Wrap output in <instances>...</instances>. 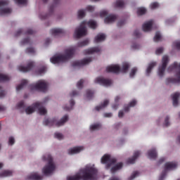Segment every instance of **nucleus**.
Segmentation results:
<instances>
[{
  "label": "nucleus",
  "instance_id": "12",
  "mask_svg": "<svg viewBox=\"0 0 180 180\" xmlns=\"http://www.w3.org/2000/svg\"><path fill=\"white\" fill-rule=\"evenodd\" d=\"M94 83L103 86H110L112 80L105 79L103 77H98L94 79Z\"/></svg>",
  "mask_w": 180,
  "mask_h": 180
},
{
  "label": "nucleus",
  "instance_id": "24",
  "mask_svg": "<svg viewBox=\"0 0 180 180\" xmlns=\"http://www.w3.org/2000/svg\"><path fill=\"white\" fill-rule=\"evenodd\" d=\"M147 157L150 160H155L157 158V150L155 148H153L148 151Z\"/></svg>",
  "mask_w": 180,
  "mask_h": 180
},
{
  "label": "nucleus",
  "instance_id": "37",
  "mask_svg": "<svg viewBox=\"0 0 180 180\" xmlns=\"http://www.w3.org/2000/svg\"><path fill=\"white\" fill-rule=\"evenodd\" d=\"M153 40L154 41H161L162 40V36H161L160 32H156Z\"/></svg>",
  "mask_w": 180,
  "mask_h": 180
},
{
  "label": "nucleus",
  "instance_id": "9",
  "mask_svg": "<svg viewBox=\"0 0 180 180\" xmlns=\"http://www.w3.org/2000/svg\"><path fill=\"white\" fill-rule=\"evenodd\" d=\"M49 88V83L45 80H39L35 84L30 86L31 91H41V92H46Z\"/></svg>",
  "mask_w": 180,
  "mask_h": 180
},
{
  "label": "nucleus",
  "instance_id": "55",
  "mask_svg": "<svg viewBox=\"0 0 180 180\" xmlns=\"http://www.w3.org/2000/svg\"><path fill=\"white\" fill-rule=\"evenodd\" d=\"M108 15V11L103 10L100 12V16L101 18H105V16Z\"/></svg>",
  "mask_w": 180,
  "mask_h": 180
},
{
  "label": "nucleus",
  "instance_id": "56",
  "mask_svg": "<svg viewBox=\"0 0 180 180\" xmlns=\"http://www.w3.org/2000/svg\"><path fill=\"white\" fill-rule=\"evenodd\" d=\"M104 117H112V112H108L103 114Z\"/></svg>",
  "mask_w": 180,
  "mask_h": 180
},
{
  "label": "nucleus",
  "instance_id": "16",
  "mask_svg": "<svg viewBox=\"0 0 180 180\" xmlns=\"http://www.w3.org/2000/svg\"><path fill=\"white\" fill-rule=\"evenodd\" d=\"M33 65H34V63H33L32 61H30L27 67L20 65L18 66V70L22 72H27V71H30V70L33 68Z\"/></svg>",
  "mask_w": 180,
  "mask_h": 180
},
{
  "label": "nucleus",
  "instance_id": "25",
  "mask_svg": "<svg viewBox=\"0 0 180 180\" xmlns=\"http://www.w3.org/2000/svg\"><path fill=\"white\" fill-rule=\"evenodd\" d=\"M13 172L12 170H3L0 172V178H6V176H12Z\"/></svg>",
  "mask_w": 180,
  "mask_h": 180
},
{
  "label": "nucleus",
  "instance_id": "5",
  "mask_svg": "<svg viewBox=\"0 0 180 180\" xmlns=\"http://www.w3.org/2000/svg\"><path fill=\"white\" fill-rule=\"evenodd\" d=\"M42 160L48 162L43 168L42 173L44 175L49 176V175H51L53 172L56 171V164L53 161V158L51 155L47 153L42 156Z\"/></svg>",
  "mask_w": 180,
  "mask_h": 180
},
{
  "label": "nucleus",
  "instance_id": "57",
  "mask_svg": "<svg viewBox=\"0 0 180 180\" xmlns=\"http://www.w3.org/2000/svg\"><path fill=\"white\" fill-rule=\"evenodd\" d=\"M124 23H126V22H125L124 20H123V21H119V22H117V26H118L119 27H120V26H123V25H124Z\"/></svg>",
  "mask_w": 180,
  "mask_h": 180
},
{
  "label": "nucleus",
  "instance_id": "62",
  "mask_svg": "<svg viewBox=\"0 0 180 180\" xmlns=\"http://www.w3.org/2000/svg\"><path fill=\"white\" fill-rule=\"evenodd\" d=\"M132 49H134V50H137V49H139V46L138 44H134L132 46Z\"/></svg>",
  "mask_w": 180,
  "mask_h": 180
},
{
  "label": "nucleus",
  "instance_id": "50",
  "mask_svg": "<svg viewBox=\"0 0 180 180\" xmlns=\"http://www.w3.org/2000/svg\"><path fill=\"white\" fill-rule=\"evenodd\" d=\"M85 11H86L87 12H94V11H95V6H87L86 7Z\"/></svg>",
  "mask_w": 180,
  "mask_h": 180
},
{
  "label": "nucleus",
  "instance_id": "43",
  "mask_svg": "<svg viewBox=\"0 0 180 180\" xmlns=\"http://www.w3.org/2000/svg\"><path fill=\"white\" fill-rule=\"evenodd\" d=\"M54 137L55 139H58V140H63V139H64V136L60 132H56Z\"/></svg>",
  "mask_w": 180,
  "mask_h": 180
},
{
  "label": "nucleus",
  "instance_id": "45",
  "mask_svg": "<svg viewBox=\"0 0 180 180\" xmlns=\"http://www.w3.org/2000/svg\"><path fill=\"white\" fill-rule=\"evenodd\" d=\"M92 96H94V91L91 90H87L86 94V97L87 98V99H91Z\"/></svg>",
  "mask_w": 180,
  "mask_h": 180
},
{
  "label": "nucleus",
  "instance_id": "32",
  "mask_svg": "<svg viewBox=\"0 0 180 180\" xmlns=\"http://www.w3.org/2000/svg\"><path fill=\"white\" fill-rule=\"evenodd\" d=\"M63 33V30L60 28H53L51 30V34L52 36H58V34H61Z\"/></svg>",
  "mask_w": 180,
  "mask_h": 180
},
{
  "label": "nucleus",
  "instance_id": "51",
  "mask_svg": "<svg viewBox=\"0 0 180 180\" xmlns=\"http://www.w3.org/2000/svg\"><path fill=\"white\" fill-rule=\"evenodd\" d=\"M15 144V138L13 136H10L8 138V146H13Z\"/></svg>",
  "mask_w": 180,
  "mask_h": 180
},
{
  "label": "nucleus",
  "instance_id": "35",
  "mask_svg": "<svg viewBox=\"0 0 180 180\" xmlns=\"http://www.w3.org/2000/svg\"><path fill=\"white\" fill-rule=\"evenodd\" d=\"M115 8H123L124 6V1L122 0H117L115 4Z\"/></svg>",
  "mask_w": 180,
  "mask_h": 180
},
{
  "label": "nucleus",
  "instance_id": "4",
  "mask_svg": "<svg viewBox=\"0 0 180 180\" xmlns=\"http://www.w3.org/2000/svg\"><path fill=\"white\" fill-rule=\"evenodd\" d=\"M86 26H89V27L91 29H96V27H98V23H96L94 20L82 21L80 23V25L75 29L74 37L76 39H79L84 36H86V34H88V31H86Z\"/></svg>",
  "mask_w": 180,
  "mask_h": 180
},
{
  "label": "nucleus",
  "instance_id": "49",
  "mask_svg": "<svg viewBox=\"0 0 180 180\" xmlns=\"http://www.w3.org/2000/svg\"><path fill=\"white\" fill-rule=\"evenodd\" d=\"M162 53H164V48H162V47H160V48L157 49L155 51V54L157 56H160V54H162Z\"/></svg>",
  "mask_w": 180,
  "mask_h": 180
},
{
  "label": "nucleus",
  "instance_id": "31",
  "mask_svg": "<svg viewBox=\"0 0 180 180\" xmlns=\"http://www.w3.org/2000/svg\"><path fill=\"white\" fill-rule=\"evenodd\" d=\"M101 127H102V125H101L99 123L91 124L89 127L90 131H96V130H99Z\"/></svg>",
  "mask_w": 180,
  "mask_h": 180
},
{
  "label": "nucleus",
  "instance_id": "13",
  "mask_svg": "<svg viewBox=\"0 0 180 180\" xmlns=\"http://www.w3.org/2000/svg\"><path fill=\"white\" fill-rule=\"evenodd\" d=\"M92 58L89 57L84 58L82 60H76L73 63V67H82L83 65H87L89 63H91Z\"/></svg>",
  "mask_w": 180,
  "mask_h": 180
},
{
  "label": "nucleus",
  "instance_id": "15",
  "mask_svg": "<svg viewBox=\"0 0 180 180\" xmlns=\"http://www.w3.org/2000/svg\"><path fill=\"white\" fill-rule=\"evenodd\" d=\"M101 49L100 47H93L89 49H86L83 51V54L84 56H89L91 54H95L98 53H101Z\"/></svg>",
  "mask_w": 180,
  "mask_h": 180
},
{
  "label": "nucleus",
  "instance_id": "33",
  "mask_svg": "<svg viewBox=\"0 0 180 180\" xmlns=\"http://www.w3.org/2000/svg\"><path fill=\"white\" fill-rule=\"evenodd\" d=\"M11 77L8 75L0 73V82H6V81H9Z\"/></svg>",
  "mask_w": 180,
  "mask_h": 180
},
{
  "label": "nucleus",
  "instance_id": "2",
  "mask_svg": "<svg viewBox=\"0 0 180 180\" xmlns=\"http://www.w3.org/2000/svg\"><path fill=\"white\" fill-rule=\"evenodd\" d=\"M77 50V46H70L66 49L63 53H58L51 58L50 61L52 64H61V63H66L70 58L72 57L74 53Z\"/></svg>",
  "mask_w": 180,
  "mask_h": 180
},
{
  "label": "nucleus",
  "instance_id": "36",
  "mask_svg": "<svg viewBox=\"0 0 180 180\" xmlns=\"http://www.w3.org/2000/svg\"><path fill=\"white\" fill-rule=\"evenodd\" d=\"M172 49L174 50H180V41H175L172 44Z\"/></svg>",
  "mask_w": 180,
  "mask_h": 180
},
{
  "label": "nucleus",
  "instance_id": "52",
  "mask_svg": "<svg viewBox=\"0 0 180 180\" xmlns=\"http://www.w3.org/2000/svg\"><path fill=\"white\" fill-rule=\"evenodd\" d=\"M44 72H46V67H43L42 68L39 70L37 72V75H41L42 74H44Z\"/></svg>",
  "mask_w": 180,
  "mask_h": 180
},
{
  "label": "nucleus",
  "instance_id": "41",
  "mask_svg": "<svg viewBox=\"0 0 180 180\" xmlns=\"http://www.w3.org/2000/svg\"><path fill=\"white\" fill-rule=\"evenodd\" d=\"M140 175L139 172H134L128 178V180H133L134 178H137Z\"/></svg>",
  "mask_w": 180,
  "mask_h": 180
},
{
  "label": "nucleus",
  "instance_id": "19",
  "mask_svg": "<svg viewBox=\"0 0 180 180\" xmlns=\"http://www.w3.org/2000/svg\"><path fill=\"white\" fill-rule=\"evenodd\" d=\"M180 93L176 92L172 95L173 106L176 107L179 105Z\"/></svg>",
  "mask_w": 180,
  "mask_h": 180
},
{
  "label": "nucleus",
  "instance_id": "27",
  "mask_svg": "<svg viewBox=\"0 0 180 180\" xmlns=\"http://www.w3.org/2000/svg\"><path fill=\"white\" fill-rule=\"evenodd\" d=\"M155 65H157V62H151L148 64L146 69V75H150V74H151V71H153V68H154Z\"/></svg>",
  "mask_w": 180,
  "mask_h": 180
},
{
  "label": "nucleus",
  "instance_id": "6",
  "mask_svg": "<svg viewBox=\"0 0 180 180\" xmlns=\"http://www.w3.org/2000/svg\"><path fill=\"white\" fill-rule=\"evenodd\" d=\"M46 102H47V99L42 102L34 103L32 105H30L25 109V112L27 115H32L35 110H38V113L40 115H46L47 113V110L43 106Z\"/></svg>",
  "mask_w": 180,
  "mask_h": 180
},
{
  "label": "nucleus",
  "instance_id": "8",
  "mask_svg": "<svg viewBox=\"0 0 180 180\" xmlns=\"http://www.w3.org/2000/svg\"><path fill=\"white\" fill-rule=\"evenodd\" d=\"M129 68H130V63L129 62H124L122 63V67L120 69V66L119 65H110L107 66L106 72H115L117 74V72H127L129 71Z\"/></svg>",
  "mask_w": 180,
  "mask_h": 180
},
{
  "label": "nucleus",
  "instance_id": "7",
  "mask_svg": "<svg viewBox=\"0 0 180 180\" xmlns=\"http://www.w3.org/2000/svg\"><path fill=\"white\" fill-rule=\"evenodd\" d=\"M67 122H68V115H64L60 120H58V118L56 117L45 119L44 124L49 127L55 126V127H61V126H64Z\"/></svg>",
  "mask_w": 180,
  "mask_h": 180
},
{
  "label": "nucleus",
  "instance_id": "21",
  "mask_svg": "<svg viewBox=\"0 0 180 180\" xmlns=\"http://www.w3.org/2000/svg\"><path fill=\"white\" fill-rule=\"evenodd\" d=\"M141 153H140V151L136 150L134 153V155L132 156V158H129L127 161V164H134V162H136V159L139 158V157H140V155Z\"/></svg>",
  "mask_w": 180,
  "mask_h": 180
},
{
  "label": "nucleus",
  "instance_id": "30",
  "mask_svg": "<svg viewBox=\"0 0 180 180\" xmlns=\"http://www.w3.org/2000/svg\"><path fill=\"white\" fill-rule=\"evenodd\" d=\"M137 105V101L136 100H132L128 105L127 107H124V110L125 112H129L130 110V108H134Z\"/></svg>",
  "mask_w": 180,
  "mask_h": 180
},
{
  "label": "nucleus",
  "instance_id": "54",
  "mask_svg": "<svg viewBox=\"0 0 180 180\" xmlns=\"http://www.w3.org/2000/svg\"><path fill=\"white\" fill-rule=\"evenodd\" d=\"M17 109H25V103L23 101L18 103Z\"/></svg>",
  "mask_w": 180,
  "mask_h": 180
},
{
  "label": "nucleus",
  "instance_id": "18",
  "mask_svg": "<svg viewBox=\"0 0 180 180\" xmlns=\"http://www.w3.org/2000/svg\"><path fill=\"white\" fill-rule=\"evenodd\" d=\"M153 25H154V21H153V20H149V21L146 22L142 25V29H143V32H151Z\"/></svg>",
  "mask_w": 180,
  "mask_h": 180
},
{
  "label": "nucleus",
  "instance_id": "42",
  "mask_svg": "<svg viewBox=\"0 0 180 180\" xmlns=\"http://www.w3.org/2000/svg\"><path fill=\"white\" fill-rule=\"evenodd\" d=\"M146 12L147 10L143 7L139 8L137 10L138 15H144V13H146Z\"/></svg>",
  "mask_w": 180,
  "mask_h": 180
},
{
  "label": "nucleus",
  "instance_id": "28",
  "mask_svg": "<svg viewBox=\"0 0 180 180\" xmlns=\"http://www.w3.org/2000/svg\"><path fill=\"white\" fill-rule=\"evenodd\" d=\"M108 105H109V100L105 99L103 101V103H101V104L97 107H96V110H102V109H105V108H106V106H108Z\"/></svg>",
  "mask_w": 180,
  "mask_h": 180
},
{
  "label": "nucleus",
  "instance_id": "46",
  "mask_svg": "<svg viewBox=\"0 0 180 180\" xmlns=\"http://www.w3.org/2000/svg\"><path fill=\"white\" fill-rule=\"evenodd\" d=\"M136 72H137V68H132L129 73L130 78H133V77H134V75H136Z\"/></svg>",
  "mask_w": 180,
  "mask_h": 180
},
{
  "label": "nucleus",
  "instance_id": "47",
  "mask_svg": "<svg viewBox=\"0 0 180 180\" xmlns=\"http://www.w3.org/2000/svg\"><path fill=\"white\" fill-rule=\"evenodd\" d=\"M85 82V80L84 79H80L77 84V87L78 88V89H82V85H84V83Z\"/></svg>",
  "mask_w": 180,
  "mask_h": 180
},
{
  "label": "nucleus",
  "instance_id": "26",
  "mask_svg": "<svg viewBox=\"0 0 180 180\" xmlns=\"http://www.w3.org/2000/svg\"><path fill=\"white\" fill-rule=\"evenodd\" d=\"M117 19V17L115 15H110L108 17H106L104 20L105 23H113L115 20Z\"/></svg>",
  "mask_w": 180,
  "mask_h": 180
},
{
  "label": "nucleus",
  "instance_id": "23",
  "mask_svg": "<svg viewBox=\"0 0 180 180\" xmlns=\"http://www.w3.org/2000/svg\"><path fill=\"white\" fill-rule=\"evenodd\" d=\"M106 39V35L105 34H98L94 38V43H101L105 41Z\"/></svg>",
  "mask_w": 180,
  "mask_h": 180
},
{
  "label": "nucleus",
  "instance_id": "14",
  "mask_svg": "<svg viewBox=\"0 0 180 180\" xmlns=\"http://www.w3.org/2000/svg\"><path fill=\"white\" fill-rule=\"evenodd\" d=\"M85 148L84 146H76L74 148H70L68 150V153L70 155H74V154H79L82 151H84Z\"/></svg>",
  "mask_w": 180,
  "mask_h": 180
},
{
  "label": "nucleus",
  "instance_id": "17",
  "mask_svg": "<svg viewBox=\"0 0 180 180\" xmlns=\"http://www.w3.org/2000/svg\"><path fill=\"white\" fill-rule=\"evenodd\" d=\"M178 167V163L175 162H168L165 165V171H172V169H175Z\"/></svg>",
  "mask_w": 180,
  "mask_h": 180
},
{
  "label": "nucleus",
  "instance_id": "22",
  "mask_svg": "<svg viewBox=\"0 0 180 180\" xmlns=\"http://www.w3.org/2000/svg\"><path fill=\"white\" fill-rule=\"evenodd\" d=\"M165 82L167 85H171L172 84H179L180 77H177V79H175L174 77L167 78Z\"/></svg>",
  "mask_w": 180,
  "mask_h": 180
},
{
  "label": "nucleus",
  "instance_id": "20",
  "mask_svg": "<svg viewBox=\"0 0 180 180\" xmlns=\"http://www.w3.org/2000/svg\"><path fill=\"white\" fill-rule=\"evenodd\" d=\"M26 180H42L43 177L37 173H31L25 178Z\"/></svg>",
  "mask_w": 180,
  "mask_h": 180
},
{
  "label": "nucleus",
  "instance_id": "58",
  "mask_svg": "<svg viewBox=\"0 0 180 180\" xmlns=\"http://www.w3.org/2000/svg\"><path fill=\"white\" fill-rule=\"evenodd\" d=\"M134 36H136V37H140V32L139 30H136L134 32Z\"/></svg>",
  "mask_w": 180,
  "mask_h": 180
},
{
  "label": "nucleus",
  "instance_id": "40",
  "mask_svg": "<svg viewBox=\"0 0 180 180\" xmlns=\"http://www.w3.org/2000/svg\"><path fill=\"white\" fill-rule=\"evenodd\" d=\"M75 105V102L73 100H70V106L68 107H63L64 110H71L72 109V106Z\"/></svg>",
  "mask_w": 180,
  "mask_h": 180
},
{
  "label": "nucleus",
  "instance_id": "1",
  "mask_svg": "<svg viewBox=\"0 0 180 180\" xmlns=\"http://www.w3.org/2000/svg\"><path fill=\"white\" fill-rule=\"evenodd\" d=\"M98 175V169L95 167V165H86L81 169L75 175L69 176L67 180H95Z\"/></svg>",
  "mask_w": 180,
  "mask_h": 180
},
{
  "label": "nucleus",
  "instance_id": "34",
  "mask_svg": "<svg viewBox=\"0 0 180 180\" xmlns=\"http://www.w3.org/2000/svg\"><path fill=\"white\" fill-rule=\"evenodd\" d=\"M86 13V11L84 9L79 10L77 11V18L79 19H82V18H85V15Z\"/></svg>",
  "mask_w": 180,
  "mask_h": 180
},
{
  "label": "nucleus",
  "instance_id": "3",
  "mask_svg": "<svg viewBox=\"0 0 180 180\" xmlns=\"http://www.w3.org/2000/svg\"><path fill=\"white\" fill-rule=\"evenodd\" d=\"M101 164H105V169H110L112 174L123 168V163L119 162L116 164V158L111 157L109 154H105L101 158Z\"/></svg>",
  "mask_w": 180,
  "mask_h": 180
},
{
  "label": "nucleus",
  "instance_id": "39",
  "mask_svg": "<svg viewBox=\"0 0 180 180\" xmlns=\"http://www.w3.org/2000/svg\"><path fill=\"white\" fill-rule=\"evenodd\" d=\"M171 125V122H169V116H166L165 117V121H164V123H163V126L165 127H168V126H170Z\"/></svg>",
  "mask_w": 180,
  "mask_h": 180
},
{
  "label": "nucleus",
  "instance_id": "53",
  "mask_svg": "<svg viewBox=\"0 0 180 180\" xmlns=\"http://www.w3.org/2000/svg\"><path fill=\"white\" fill-rule=\"evenodd\" d=\"M26 53H27V54H34L36 51L33 48H28L26 49Z\"/></svg>",
  "mask_w": 180,
  "mask_h": 180
},
{
  "label": "nucleus",
  "instance_id": "63",
  "mask_svg": "<svg viewBox=\"0 0 180 180\" xmlns=\"http://www.w3.org/2000/svg\"><path fill=\"white\" fill-rule=\"evenodd\" d=\"M165 178V173H162L160 176V180H163Z\"/></svg>",
  "mask_w": 180,
  "mask_h": 180
},
{
  "label": "nucleus",
  "instance_id": "61",
  "mask_svg": "<svg viewBox=\"0 0 180 180\" xmlns=\"http://www.w3.org/2000/svg\"><path fill=\"white\" fill-rule=\"evenodd\" d=\"M5 96V91H0V98H4Z\"/></svg>",
  "mask_w": 180,
  "mask_h": 180
},
{
  "label": "nucleus",
  "instance_id": "59",
  "mask_svg": "<svg viewBox=\"0 0 180 180\" xmlns=\"http://www.w3.org/2000/svg\"><path fill=\"white\" fill-rule=\"evenodd\" d=\"M124 115V112L123 111L120 110L118 113V117H123Z\"/></svg>",
  "mask_w": 180,
  "mask_h": 180
},
{
  "label": "nucleus",
  "instance_id": "38",
  "mask_svg": "<svg viewBox=\"0 0 180 180\" xmlns=\"http://www.w3.org/2000/svg\"><path fill=\"white\" fill-rule=\"evenodd\" d=\"M89 44V40L86 39L83 41L79 42L77 44V47H84V46H88Z\"/></svg>",
  "mask_w": 180,
  "mask_h": 180
},
{
  "label": "nucleus",
  "instance_id": "11",
  "mask_svg": "<svg viewBox=\"0 0 180 180\" xmlns=\"http://www.w3.org/2000/svg\"><path fill=\"white\" fill-rule=\"evenodd\" d=\"M8 0H0V15H8L12 13V9L8 8Z\"/></svg>",
  "mask_w": 180,
  "mask_h": 180
},
{
  "label": "nucleus",
  "instance_id": "48",
  "mask_svg": "<svg viewBox=\"0 0 180 180\" xmlns=\"http://www.w3.org/2000/svg\"><path fill=\"white\" fill-rule=\"evenodd\" d=\"M159 6H160V4H158V3L157 2L151 3L150 5V8L151 9H157V8H158Z\"/></svg>",
  "mask_w": 180,
  "mask_h": 180
},
{
  "label": "nucleus",
  "instance_id": "64",
  "mask_svg": "<svg viewBox=\"0 0 180 180\" xmlns=\"http://www.w3.org/2000/svg\"><path fill=\"white\" fill-rule=\"evenodd\" d=\"M108 180H121V179L116 176H112V177H110Z\"/></svg>",
  "mask_w": 180,
  "mask_h": 180
},
{
  "label": "nucleus",
  "instance_id": "44",
  "mask_svg": "<svg viewBox=\"0 0 180 180\" xmlns=\"http://www.w3.org/2000/svg\"><path fill=\"white\" fill-rule=\"evenodd\" d=\"M15 4L18 5H26L27 4V0H13Z\"/></svg>",
  "mask_w": 180,
  "mask_h": 180
},
{
  "label": "nucleus",
  "instance_id": "60",
  "mask_svg": "<svg viewBox=\"0 0 180 180\" xmlns=\"http://www.w3.org/2000/svg\"><path fill=\"white\" fill-rule=\"evenodd\" d=\"M160 122H162V117H160L159 118H158L156 123H158V124H160Z\"/></svg>",
  "mask_w": 180,
  "mask_h": 180
},
{
  "label": "nucleus",
  "instance_id": "29",
  "mask_svg": "<svg viewBox=\"0 0 180 180\" xmlns=\"http://www.w3.org/2000/svg\"><path fill=\"white\" fill-rule=\"evenodd\" d=\"M27 84V80L26 79L22 80L21 83L18 86H16L17 92H19V91H21V89H23Z\"/></svg>",
  "mask_w": 180,
  "mask_h": 180
},
{
  "label": "nucleus",
  "instance_id": "10",
  "mask_svg": "<svg viewBox=\"0 0 180 180\" xmlns=\"http://www.w3.org/2000/svg\"><path fill=\"white\" fill-rule=\"evenodd\" d=\"M169 61V58L167 56H164L162 59V65H160L158 70V77L162 78L165 75V68H167V64Z\"/></svg>",
  "mask_w": 180,
  "mask_h": 180
}]
</instances>
